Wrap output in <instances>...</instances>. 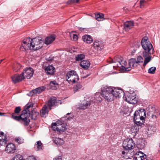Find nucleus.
<instances>
[{"label":"nucleus","mask_w":160,"mask_h":160,"mask_svg":"<svg viewBox=\"0 0 160 160\" xmlns=\"http://www.w3.org/2000/svg\"><path fill=\"white\" fill-rule=\"evenodd\" d=\"M147 115L148 118L156 119L160 115V112L158 109L156 108L154 105H150L148 107Z\"/></svg>","instance_id":"5"},{"label":"nucleus","mask_w":160,"mask_h":160,"mask_svg":"<svg viewBox=\"0 0 160 160\" xmlns=\"http://www.w3.org/2000/svg\"><path fill=\"white\" fill-rule=\"evenodd\" d=\"M90 64V63L88 60H83L80 63L81 67L85 70H87L89 68Z\"/></svg>","instance_id":"22"},{"label":"nucleus","mask_w":160,"mask_h":160,"mask_svg":"<svg viewBox=\"0 0 160 160\" xmlns=\"http://www.w3.org/2000/svg\"><path fill=\"white\" fill-rule=\"evenodd\" d=\"M149 54H150V53L147 52H143L142 55L145 58L143 63L144 66H145L151 60V56L149 55Z\"/></svg>","instance_id":"18"},{"label":"nucleus","mask_w":160,"mask_h":160,"mask_svg":"<svg viewBox=\"0 0 160 160\" xmlns=\"http://www.w3.org/2000/svg\"><path fill=\"white\" fill-rule=\"evenodd\" d=\"M142 47L145 50L144 52H147L150 54H152L153 51V46L149 41L147 37L143 38L141 42Z\"/></svg>","instance_id":"3"},{"label":"nucleus","mask_w":160,"mask_h":160,"mask_svg":"<svg viewBox=\"0 0 160 160\" xmlns=\"http://www.w3.org/2000/svg\"><path fill=\"white\" fill-rule=\"evenodd\" d=\"M70 36L71 38L72 37L73 38V40L74 41H76L78 39V37L76 34H74L71 33H70Z\"/></svg>","instance_id":"44"},{"label":"nucleus","mask_w":160,"mask_h":160,"mask_svg":"<svg viewBox=\"0 0 160 160\" xmlns=\"http://www.w3.org/2000/svg\"><path fill=\"white\" fill-rule=\"evenodd\" d=\"M91 104L90 102H87L83 104L81 103L79 107V109H81L84 110L88 108Z\"/></svg>","instance_id":"27"},{"label":"nucleus","mask_w":160,"mask_h":160,"mask_svg":"<svg viewBox=\"0 0 160 160\" xmlns=\"http://www.w3.org/2000/svg\"><path fill=\"white\" fill-rule=\"evenodd\" d=\"M143 60L141 56H138L137 57V64L139 62H142Z\"/></svg>","instance_id":"46"},{"label":"nucleus","mask_w":160,"mask_h":160,"mask_svg":"<svg viewBox=\"0 0 160 160\" xmlns=\"http://www.w3.org/2000/svg\"><path fill=\"white\" fill-rule=\"evenodd\" d=\"M89 75H85V76H84L82 78H87V77H88V76H89Z\"/></svg>","instance_id":"57"},{"label":"nucleus","mask_w":160,"mask_h":160,"mask_svg":"<svg viewBox=\"0 0 160 160\" xmlns=\"http://www.w3.org/2000/svg\"><path fill=\"white\" fill-rule=\"evenodd\" d=\"M58 85V84L56 83L55 81H51L50 82V88L52 89H56L57 88Z\"/></svg>","instance_id":"28"},{"label":"nucleus","mask_w":160,"mask_h":160,"mask_svg":"<svg viewBox=\"0 0 160 160\" xmlns=\"http://www.w3.org/2000/svg\"><path fill=\"white\" fill-rule=\"evenodd\" d=\"M144 148V145H143V146H141V147H140V148L141 149H142V148Z\"/></svg>","instance_id":"59"},{"label":"nucleus","mask_w":160,"mask_h":160,"mask_svg":"<svg viewBox=\"0 0 160 160\" xmlns=\"http://www.w3.org/2000/svg\"><path fill=\"white\" fill-rule=\"evenodd\" d=\"M95 18L98 21H102L103 19L104 15L102 13H98L95 14Z\"/></svg>","instance_id":"32"},{"label":"nucleus","mask_w":160,"mask_h":160,"mask_svg":"<svg viewBox=\"0 0 160 160\" xmlns=\"http://www.w3.org/2000/svg\"><path fill=\"white\" fill-rule=\"evenodd\" d=\"M144 120H141V118L133 119V121L135 123H138V122H139V121H144Z\"/></svg>","instance_id":"51"},{"label":"nucleus","mask_w":160,"mask_h":160,"mask_svg":"<svg viewBox=\"0 0 160 160\" xmlns=\"http://www.w3.org/2000/svg\"><path fill=\"white\" fill-rule=\"evenodd\" d=\"M23 157L22 156L18 154L16 155L12 158V160H22Z\"/></svg>","instance_id":"38"},{"label":"nucleus","mask_w":160,"mask_h":160,"mask_svg":"<svg viewBox=\"0 0 160 160\" xmlns=\"http://www.w3.org/2000/svg\"><path fill=\"white\" fill-rule=\"evenodd\" d=\"M156 128L153 126H148L147 128V132L148 137H150L156 132Z\"/></svg>","instance_id":"16"},{"label":"nucleus","mask_w":160,"mask_h":160,"mask_svg":"<svg viewBox=\"0 0 160 160\" xmlns=\"http://www.w3.org/2000/svg\"><path fill=\"white\" fill-rule=\"evenodd\" d=\"M11 78L12 82L14 83L19 82L25 78L24 77L22 74H15L12 76Z\"/></svg>","instance_id":"14"},{"label":"nucleus","mask_w":160,"mask_h":160,"mask_svg":"<svg viewBox=\"0 0 160 160\" xmlns=\"http://www.w3.org/2000/svg\"><path fill=\"white\" fill-rule=\"evenodd\" d=\"M117 62L118 63L117 64V66L120 68L122 72L128 71L130 70L129 68L126 67L127 63L125 61L120 59V61H117Z\"/></svg>","instance_id":"12"},{"label":"nucleus","mask_w":160,"mask_h":160,"mask_svg":"<svg viewBox=\"0 0 160 160\" xmlns=\"http://www.w3.org/2000/svg\"><path fill=\"white\" fill-rule=\"evenodd\" d=\"M123 11H125V12H127V8L126 7H124L123 8Z\"/></svg>","instance_id":"56"},{"label":"nucleus","mask_w":160,"mask_h":160,"mask_svg":"<svg viewBox=\"0 0 160 160\" xmlns=\"http://www.w3.org/2000/svg\"><path fill=\"white\" fill-rule=\"evenodd\" d=\"M135 155L136 156H144L143 155V154L142 153V152L140 151H139L138 152H136Z\"/></svg>","instance_id":"50"},{"label":"nucleus","mask_w":160,"mask_h":160,"mask_svg":"<svg viewBox=\"0 0 160 160\" xmlns=\"http://www.w3.org/2000/svg\"><path fill=\"white\" fill-rule=\"evenodd\" d=\"M125 153V152L124 151H122V154H124Z\"/></svg>","instance_id":"60"},{"label":"nucleus","mask_w":160,"mask_h":160,"mask_svg":"<svg viewBox=\"0 0 160 160\" xmlns=\"http://www.w3.org/2000/svg\"><path fill=\"white\" fill-rule=\"evenodd\" d=\"M66 78L70 83H75L79 79L76 72L74 70H71L68 72L67 73Z\"/></svg>","instance_id":"6"},{"label":"nucleus","mask_w":160,"mask_h":160,"mask_svg":"<svg viewBox=\"0 0 160 160\" xmlns=\"http://www.w3.org/2000/svg\"><path fill=\"white\" fill-rule=\"evenodd\" d=\"M139 147V145H138V147Z\"/></svg>","instance_id":"64"},{"label":"nucleus","mask_w":160,"mask_h":160,"mask_svg":"<svg viewBox=\"0 0 160 160\" xmlns=\"http://www.w3.org/2000/svg\"><path fill=\"white\" fill-rule=\"evenodd\" d=\"M124 28L126 31H128L132 28L134 26V23L132 21H127L124 24Z\"/></svg>","instance_id":"19"},{"label":"nucleus","mask_w":160,"mask_h":160,"mask_svg":"<svg viewBox=\"0 0 160 160\" xmlns=\"http://www.w3.org/2000/svg\"><path fill=\"white\" fill-rule=\"evenodd\" d=\"M46 73L50 75H52L55 72V68L52 65L48 66L45 69Z\"/></svg>","instance_id":"24"},{"label":"nucleus","mask_w":160,"mask_h":160,"mask_svg":"<svg viewBox=\"0 0 160 160\" xmlns=\"http://www.w3.org/2000/svg\"><path fill=\"white\" fill-rule=\"evenodd\" d=\"M27 95L29 96H32L34 95V94L32 92V90L31 91L28 93L27 94Z\"/></svg>","instance_id":"53"},{"label":"nucleus","mask_w":160,"mask_h":160,"mask_svg":"<svg viewBox=\"0 0 160 160\" xmlns=\"http://www.w3.org/2000/svg\"><path fill=\"white\" fill-rule=\"evenodd\" d=\"M137 111L138 112V114L140 115V116L143 117L144 116H146V112L144 109H141Z\"/></svg>","instance_id":"35"},{"label":"nucleus","mask_w":160,"mask_h":160,"mask_svg":"<svg viewBox=\"0 0 160 160\" xmlns=\"http://www.w3.org/2000/svg\"><path fill=\"white\" fill-rule=\"evenodd\" d=\"M53 160H62V157L61 156L56 157Z\"/></svg>","instance_id":"52"},{"label":"nucleus","mask_w":160,"mask_h":160,"mask_svg":"<svg viewBox=\"0 0 160 160\" xmlns=\"http://www.w3.org/2000/svg\"><path fill=\"white\" fill-rule=\"evenodd\" d=\"M31 50L34 51L41 49L43 44V41L39 38H36L33 39H30Z\"/></svg>","instance_id":"4"},{"label":"nucleus","mask_w":160,"mask_h":160,"mask_svg":"<svg viewBox=\"0 0 160 160\" xmlns=\"http://www.w3.org/2000/svg\"><path fill=\"white\" fill-rule=\"evenodd\" d=\"M117 61H120V59L118 57H116L114 58V59H113L112 60V63H118V62H116Z\"/></svg>","instance_id":"48"},{"label":"nucleus","mask_w":160,"mask_h":160,"mask_svg":"<svg viewBox=\"0 0 160 160\" xmlns=\"http://www.w3.org/2000/svg\"><path fill=\"white\" fill-rule=\"evenodd\" d=\"M56 38V36L52 34L50 36L47 37L44 41V43L48 45L51 43L53 41H54Z\"/></svg>","instance_id":"20"},{"label":"nucleus","mask_w":160,"mask_h":160,"mask_svg":"<svg viewBox=\"0 0 160 160\" xmlns=\"http://www.w3.org/2000/svg\"><path fill=\"white\" fill-rule=\"evenodd\" d=\"M135 146V143L133 140L130 139H126L123 142V147L125 150H131L134 148Z\"/></svg>","instance_id":"8"},{"label":"nucleus","mask_w":160,"mask_h":160,"mask_svg":"<svg viewBox=\"0 0 160 160\" xmlns=\"http://www.w3.org/2000/svg\"><path fill=\"white\" fill-rule=\"evenodd\" d=\"M85 58V55L82 54H78L75 57V59L76 61H81Z\"/></svg>","instance_id":"33"},{"label":"nucleus","mask_w":160,"mask_h":160,"mask_svg":"<svg viewBox=\"0 0 160 160\" xmlns=\"http://www.w3.org/2000/svg\"><path fill=\"white\" fill-rule=\"evenodd\" d=\"M83 28H80V30H83Z\"/></svg>","instance_id":"63"},{"label":"nucleus","mask_w":160,"mask_h":160,"mask_svg":"<svg viewBox=\"0 0 160 160\" xmlns=\"http://www.w3.org/2000/svg\"><path fill=\"white\" fill-rule=\"evenodd\" d=\"M134 160H148L147 156L144 154V156H138L134 158Z\"/></svg>","instance_id":"31"},{"label":"nucleus","mask_w":160,"mask_h":160,"mask_svg":"<svg viewBox=\"0 0 160 160\" xmlns=\"http://www.w3.org/2000/svg\"><path fill=\"white\" fill-rule=\"evenodd\" d=\"M54 143L57 144L61 145L64 143V140L61 138H56L54 140Z\"/></svg>","instance_id":"29"},{"label":"nucleus","mask_w":160,"mask_h":160,"mask_svg":"<svg viewBox=\"0 0 160 160\" xmlns=\"http://www.w3.org/2000/svg\"><path fill=\"white\" fill-rule=\"evenodd\" d=\"M32 92H33L34 95V94H38L37 92V91H36V89L32 90Z\"/></svg>","instance_id":"54"},{"label":"nucleus","mask_w":160,"mask_h":160,"mask_svg":"<svg viewBox=\"0 0 160 160\" xmlns=\"http://www.w3.org/2000/svg\"><path fill=\"white\" fill-rule=\"evenodd\" d=\"M30 38H27L23 40V43L20 48L21 51H24L29 49L31 50L30 47H31V45L30 44Z\"/></svg>","instance_id":"10"},{"label":"nucleus","mask_w":160,"mask_h":160,"mask_svg":"<svg viewBox=\"0 0 160 160\" xmlns=\"http://www.w3.org/2000/svg\"><path fill=\"white\" fill-rule=\"evenodd\" d=\"M7 142L6 136L3 132H0V147L5 145Z\"/></svg>","instance_id":"17"},{"label":"nucleus","mask_w":160,"mask_h":160,"mask_svg":"<svg viewBox=\"0 0 160 160\" xmlns=\"http://www.w3.org/2000/svg\"><path fill=\"white\" fill-rule=\"evenodd\" d=\"M3 113H2L1 112H0V116H2Z\"/></svg>","instance_id":"61"},{"label":"nucleus","mask_w":160,"mask_h":160,"mask_svg":"<svg viewBox=\"0 0 160 160\" xmlns=\"http://www.w3.org/2000/svg\"><path fill=\"white\" fill-rule=\"evenodd\" d=\"M39 115V112L35 110H32L30 112V116H31V118L32 119L35 120Z\"/></svg>","instance_id":"30"},{"label":"nucleus","mask_w":160,"mask_h":160,"mask_svg":"<svg viewBox=\"0 0 160 160\" xmlns=\"http://www.w3.org/2000/svg\"><path fill=\"white\" fill-rule=\"evenodd\" d=\"M21 67V66L19 63H16L14 64L13 67V69L16 71L19 70Z\"/></svg>","instance_id":"37"},{"label":"nucleus","mask_w":160,"mask_h":160,"mask_svg":"<svg viewBox=\"0 0 160 160\" xmlns=\"http://www.w3.org/2000/svg\"><path fill=\"white\" fill-rule=\"evenodd\" d=\"M93 44L95 49L97 51H100L103 48V45L100 41H95Z\"/></svg>","instance_id":"21"},{"label":"nucleus","mask_w":160,"mask_h":160,"mask_svg":"<svg viewBox=\"0 0 160 160\" xmlns=\"http://www.w3.org/2000/svg\"><path fill=\"white\" fill-rule=\"evenodd\" d=\"M16 150V147L14 144L10 143L7 145L5 149V151L9 153H14Z\"/></svg>","instance_id":"15"},{"label":"nucleus","mask_w":160,"mask_h":160,"mask_svg":"<svg viewBox=\"0 0 160 160\" xmlns=\"http://www.w3.org/2000/svg\"><path fill=\"white\" fill-rule=\"evenodd\" d=\"M82 86L80 83H78L73 88V90L75 92L78 91L79 89L81 88Z\"/></svg>","instance_id":"39"},{"label":"nucleus","mask_w":160,"mask_h":160,"mask_svg":"<svg viewBox=\"0 0 160 160\" xmlns=\"http://www.w3.org/2000/svg\"><path fill=\"white\" fill-rule=\"evenodd\" d=\"M58 120L56 122L52 123V128L55 131L59 132H63L65 131L67 129V125Z\"/></svg>","instance_id":"7"},{"label":"nucleus","mask_w":160,"mask_h":160,"mask_svg":"<svg viewBox=\"0 0 160 160\" xmlns=\"http://www.w3.org/2000/svg\"><path fill=\"white\" fill-rule=\"evenodd\" d=\"M33 74V69L30 67L24 69L23 72L22 73L25 77L29 79L32 77Z\"/></svg>","instance_id":"13"},{"label":"nucleus","mask_w":160,"mask_h":160,"mask_svg":"<svg viewBox=\"0 0 160 160\" xmlns=\"http://www.w3.org/2000/svg\"><path fill=\"white\" fill-rule=\"evenodd\" d=\"M141 118V120H144V117L140 116L138 114V112L136 111L134 114L133 119Z\"/></svg>","instance_id":"34"},{"label":"nucleus","mask_w":160,"mask_h":160,"mask_svg":"<svg viewBox=\"0 0 160 160\" xmlns=\"http://www.w3.org/2000/svg\"><path fill=\"white\" fill-rule=\"evenodd\" d=\"M137 45H138V47H139L140 45V42H137Z\"/></svg>","instance_id":"58"},{"label":"nucleus","mask_w":160,"mask_h":160,"mask_svg":"<svg viewBox=\"0 0 160 160\" xmlns=\"http://www.w3.org/2000/svg\"><path fill=\"white\" fill-rule=\"evenodd\" d=\"M15 141L18 143L21 144L24 142V139L20 137H18L15 139Z\"/></svg>","instance_id":"42"},{"label":"nucleus","mask_w":160,"mask_h":160,"mask_svg":"<svg viewBox=\"0 0 160 160\" xmlns=\"http://www.w3.org/2000/svg\"><path fill=\"white\" fill-rule=\"evenodd\" d=\"M3 59L0 60V64L1 63V62L2 61Z\"/></svg>","instance_id":"62"},{"label":"nucleus","mask_w":160,"mask_h":160,"mask_svg":"<svg viewBox=\"0 0 160 160\" xmlns=\"http://www.w3.org/2000/svg\"><path fill=\"white\" fill-rule=\"evenodd\" d=\"M82 39L84 42L88 43H91L93 41L92 38L89 35H86L83 36Z\"/></svg>","instance_id":"26"},{"label":"nucleus","mask_w":160,"mask_h":160,"mask_svg":"<svg viewBox=\"0 0 160 160\" xmlns=\"http://www.w3.org/2000/svg\"><path fill=\"white\" fill-rule=\"evenodd\" d=\"M156 69L155 67H153L150 68L148 71V72L149 73L153 74L155 73Z\"/></svg>","instance_id":"40"},{"label":"nucleus","mask_w":160,"mask_h":160,"mask_svg":"<svg viewBox=\"0 0 160 160\" xmlns=\"http://www.w3.org/2000/svg\"><path fill=\"white\" fill-rule=\"evenodd\" d=\"M144 122V121H139V122H138V123H136L135 124L137 126H141L143 124Z\"/></svg>","instance_id":"49"},{"label":"nucleus","mask_w":160,"mask_h":160,"mask_svg":"<svg viewBox=\"0 0 160 160\" xmlns=\"http://www.w3.org/2000/svg\"><path fill=\"white\" fill-rule=\"evenodd\" d=\"M61 103L60 100H57L55 97H52L48 100V106L49 107V110L51 109V107L58 105L59 104Z\"/></svg>","instance_id":"11"},{"label":"nucleus","mask_w":160,"mask_h":160,"mask_svg":"<svg viewBox=\"0 0 160 160\" xmlns=\"http://www.w3.org/2000/svg\"><path fill=\"white\" fill-rule=\"evenodd\" d=\"M101 91V96L108 102L112 101L114 97L119 98L124 94V92L122 90L111 86L102 87Z\"/></svg>","instance_id":"1"},{"label":"nucleus","mask_w":160,"mask_h":160,"mask_svg":"<svg viewBox=\"0 0 160 160\" xmlns=\"http://www.w3.org/2000/svg\"><path fill=\"white\" fill-rule=\"evenodd\" d=\"M123 98L125 100L129 103L135 104L137 102V99L135 93L128 92Z\"/></svg>","instance_id":"9"},{"label":"nucleus","mask_w":160,"mask_h":160,"mask_svg":"<svg viewBox=\"0 0 160 160\" xmlns=\"http://www.w3.org/2000/svg\"><path fill=\"white\" fill-rule=\"evenodd\" d=\"M28 160H35L34 158L32 157L29 156V158L28 159Z\"/></svg>","instance_id":"55"},{"label":"nucleus","mask_w":160,"mask_h":160,"mask_svg":"<svg viewBox=\"0 0 160 160\" xmlns=\"http://www.w3.org/2000/svg\"><path fill=\"white\" fill-rule=\"evenodd\" d=\"M70 114V113H68L66 115L67 116L64 117V118H65L64 119L67 121H69L71 120L72 118V116L68 117V116Z\"/></svg>","instance_id":"47"},{"label":"nucleus","mask_w":160,"mask_h":160,"mask_svg":"<svg viewBox=\"0 0 160 160\" xmlns=\"http://www.w3.org/2000/svg\"><path fill=\"white\" fill-rule=\"evenodd\" d=\"M42 143L40 141H38L37 142V144L35 146V148H36V146L37 148L36 150H38L40 149H42Z\"/></svg>","instance_id":"36"},{"label":"nucleus","mask_w":160,"mask_h":160,"mask_svg":"<svg viewBox=\"0 0 160 160\" xmlns=\"http://www.w3.org/2000/svg\"><path fill=\"white\" fill-rule=\"evenodd\" d=\"M21 108L20 107H16L14 111V113H12V114L14 113L15 114V115H16V114L19 113L21 111ZM12 117V116L11 117Z\"/></svg>","instance_id":"43"},{"label":"nucleus","mask_w":160,"mask_h":160,"mask_svg":"<svg viewBox=\"0 0 160 160\" xmlns=\"http://www.w3.org/2000/svg\"><path fill=\"white\" fill-rule=\"evenodd\" d=\"M128 64L129 67H128L130 69L131 68L137 67L138 65L137 60L134 58H131L129 59L128 61Z\"/></svg>","instance_id":"23"},{"label":"nucleus","mask_w":160,"mask_h":160,"mask_svg":"<svg viewBox=\"0 0 160 160\" xmlns=\"http://www.w3.org/2000/svg\"><path fill=\"white\" fill-rule=\"evenodd\" d=\"M33 105L31 103H28L24 107V110L22 111V113L19 116L15 115L14 113L12 115V118L13 119L18 122H21L24 126H28L30 122L29 117L30 116V110Z\"/></svg>","instance_id":"2"},{"label":"nucleus","mask_w":160,"mask_h":160,"mask_svg":"<svg viewBox=\"0 0 160 160\" xmlns=\"http://www.w3.org/2000/svg\"><path fill=\"white\" fill-rule=\"evenodd\" d=\"M79 0H70L67 2L68 4H75L79 2Z\"/></svg>","instance_id":"45"},{"label":"nucleus","mask_w":160,"mask_h":160,"mask_svg":"<svg viewBox=\"0 0 160 160\" xmlns=\"http://www.w3.org/2000/svg\"><path fill=\"white\" fill-rule=\"evenodd\" d=\"M45 89V88L44 87L42 86V87H39L36 88V90L38 94H39L40 93L43 91Z\"/></svg>","instance_id":"41"},{"label":"nucleus","mask_w":160,"mask_h":160,"mask_svg":"<svg viewBox=\"0 0 160 160\" xmlns=\"http://www.w3.org/2000/svg\"><path fill=\"white\" fill-rule=\"evenodd\" d=\"M48 107L46 105H44L42 110L41 111V116L43 117H46L48 114V110L47 109Z\"/></svg>","instance_id":"25"}]
</instances>
